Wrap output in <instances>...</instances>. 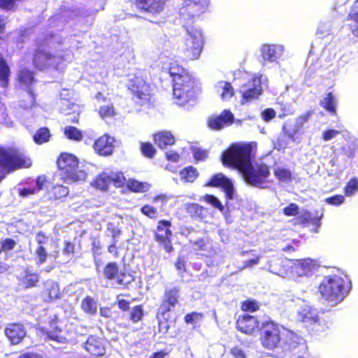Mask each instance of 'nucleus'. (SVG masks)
Returning <instances> with one entry per match:
<instances>
[{
    "label": "nucleus",
    "mask_w": 358,
    "mask_h": 358,
    "mask_svg": "<svg viewBox=\"0 0 358 358\" xmlns=\"http://www.w3.org/2000/svg\"><path fill=\"white\" fill-rule=\"evenodd\" d=\"M4 333L13 345L21 343L27 335L24 324L20 322L8 323L5 328Z\"/></svg>",
    "instance_id": "5701e85b"
},
{
    "label": "nucleus",
    "mask_w": 358,
    "mask_h": 358,
    "mask_svg": "<svg viewBox=\"0 0 358 358\" xmlns=\"http://www.w3.org/2000/svg\"><path fill=\"white\" fill-rule=\"evenodd\" d=\"M39 280L40 275L37 272L31 270L29 267L24 269L22 275L19 278L21 285L25 289L36 287Z\"/></svg>",
    "instance_id": "7c9ffc66"
},
{
    "label": "nucleus",
    "mask_w": 358,
    "mask_h": 358,
    "mask_svg": "<svg viewBox=\"0 0 358 358\" xmlns=\"http://www.w3.org/2000/svg\"><path fill=\"white\" fill-rule=\"evenodd\" d=\"M32 161L24 153L15 148L0 147V182L7 174L17 170L29 169Z\"/></svg>",
    "instance_id": "39448f33"
},
{
    "label": "nucleus",
    "mask_w": 358,
    "mask_h": 358,
    "mask_svg": "<svg viewBox=\"0 0 358 358\" xmlns=\"http://www.w3.org/2000/svg\"><path fill=\"white\" fill-rule=\"evenodd\" d=\"M140 211L143 215L152 220H155L158 216L157 208L149 204L143 205L141 208Z\"/></svg>",
    "instance_id": "603ef678"
},
{
    "label": "nucleus",
    "mask_w": 358,
    "mask_h": 358,
    "mask_svg": "<svg viewBox=\"0 0 358 358\" xmlns=\"http://www.w3.org/2000/svg\"><path fill=\"white\" fill-rule=\"evenodd\" d=\"M145 78L146 76L142 73H136L129 79L127 85L128 90L141 106L150 103L151 100L150 85Z\"/></svg>",
    "instance_id": "9d476101"
},
{
    "label": "nucleus",
    "mask_w": 358,
    "mask_h": 358,
    "mask_svg": "<svg viewBox=\"0 0 358 358\" xmlns=\"http://www.w3.org/2000/svg\"><path fill=\"white\" fill-rule=\"evenodd\" d=\"M57 165L65 182H78L84 177L83 172L79 169L78 158L72 154L62 153L57 160Z\"/></svg>",
    "instance_id": "0eeeda50"
},
{
    "label": "nucleus",
    "mask_w": 358,
    "mask_h": 358,
    "mask_svg": "<svg viewBox=\"0 0 358 358\" xmlns=\"http://www.w3.org/2000/svg\"><path fill=\"white\" fill-rule=\"evenodd\" d=\"M261 324L257 317L248 314L238 315L236 321V329L245 334L251 335L259 331Z\"/></svg>",
    "instance_id": "f3484780"
},
{
    "label": "nucleus",
    "mask_w": 358,
    "mask_h": 358,
    "mask_svg": "<svg viewBox=\"0 0 358 358\" xmlns=\"http://www.w3.org/2000/svg\"><path fill=\"white\" fill-rule=\"evenodd\" d=\"M175 267L179 275H182L187 272V262L185 257L182 255H178L175 262Z\"/></svg>",
    "instance_id": "680f3d73"
},
{
    "label": "nucleus",
    "mask_w": 358,
    "mask_h": 358,
    "mask_svg": "<svg viewBox=\"0 0 358 358\" xmlns=\"http://www.w3.org/2000/svg\"><path fill=\"white\" fill-rule=\"evenodd\" d=\"M203 317V314L199 312H192L187 313L184 317V321L186 324H194L197 320H199Z\"/></svg>",
    "instance_id": "0e129e2a"
},
{
    "label": "nucleus",
    "mask_w": 358,
    "mask_h": 358,
    "mask_svg": "<svg viewBox=\"0 0 358 358\" xmlns=\"http://www.w3.org/2000/svg\"><path fill=\"white\" fill-rule=\"evenodd\" d=\"M241 103L247 104L257 99L262 93V88L259 79L253 77L242 85Z\"/></svg>",
    "instance_id": "2eb2a0df"
},
{
    "label": "nucleus",
    "mask_w": 358,
    "mask_h": 358,
    "mask_svg": "<svg viewBox=\"0 0 358 358\" xmlns=\"http://www.w3.org/2000/svg\"><path fill=\"white\" fill-rule=\"evenodd\" d=\"M203 200L208 203L210 204L215 208L218 209L220 212H223L224 210V206L222 204L220 201L213 194H206L203 196Z\"/></svg>",
    "instance_id": "bf43d9fd"
},
{
    "label": "nucleus",
    "mask_w": 358,
    "mask_h": 358,
    "mask_svg": "<svg viewBox=\"0 0 358 358\" xmlns=\"http://www.w3.org/2000/svg\"><path fill=\"white\" fill-rule=\"evenodd\" d=\"M274 176L280 182H287L292 179V172L289 169L283 168L274 170Z\"/></svg>",
    "instance_id": "3c124183"
},
{
    "label": "nucleus",
    "mask_w": 358,
    "mask_h": 358,
    "mask_svg": "<svg viewBox=\"0 0 358 358\" xmlns=\"http://www.w3.org/2000/svg\"><path fill=\"white\" fill-rule=\"evenodd\" d=\"M185 209L187 215L194 220L202 222L207 217V208L197 203H187Z\"/></svg>",
    "instance_id": "c756f323"
},
{
    "label": "nucleus",
    "mask_w": 358,
    "mask_h": 358,
    "mask_svg": "<svg viewBox=\"0 0 358 358\" xmlns=\"http://www.w3.org/2000/svg\"><path fill=\"white\" fill-rule=\"evenodd\" d=\"M194 158L197 161H204L208 157V152L206 150L196 148L193 150Z\"/></svg>",
    "instance_id": "338daca9"
},
{
    "label": "nucleus",
    "mask_w": 358,
    "mask_h": 358,
    "mask_svg": "<svg viewBox=\"0 0 358 358\" xmlns=\"http://www.w3.org/2000/svg\"><path fill=\"white\" fill-rule=\"evenodd\" d=\"M169 73L172 78L173 96L177 105L185 106L196 99V81L189 72L176 62H171Z\"/></svg>",
    "instance_id": "f03ea898"
},
{
    "label": "nucleus",
    "mask_w": 358,
    "mask_h": 358,
    "mask_svg": "<svg viewBox=\"0 0 358 358\" xmlns=\"http://www.w3.org/2000/svg\"><path fill=\"white\" fill-rule=\"evenodd\" d=\"M207 187L221 188L227 199H232L234 197V185L230 179L222 173H218L212 176L205 185Z\"/></svg>",
    "instance_id": "a211bd4d"
},
{
    "label": "nucleus",
    "mask_w": 358,
    "mask_h": 358,
    "mask_svg": "<svg viewBox=\"0 0 358 358\" xmlns=\"http://www.w3.org/2000/svg\"><path fill=\"white\" fill-rule=\"evenodd\" d=\"M43 295L47 299L46 301L48 302H52L61 299L62 294L60 292L59 285L57 282L51 281L45 284Z\"/></svg>",
    "instance_id": "f704fd0d"
},
{
    "label": "nucleus",
    "mask_w": 358,
    "mask_h": 358,
    "mask_svg": "<svg viewBox=\"0 0 358 358\" xmlns=\"http://www.w3.org/2000/svg\"><path fill=\"white\" fill-rule=\"evenodd\" d=\"M57 56L43 48L42 43L37 45L32 56V65L35 69L43 71L55 66Z\"/></svg>",
    "instance_id": "f8f14e48"
},
{
    "label": "nucleus",
    "mask_w": 358,
    "mask_h": 358,
    "mask_svg": "<svg viewBox=\"0 0 358 358\" xmlns=\"http://www.w3.org/2000/svg\"><path fill=\"white\" fill-rule=\"evenodd\" d=\"M350 289L351 283L348 278L336 274L325 276L318 286L321 296L332 306L342 302Z\"/></svg>",
    "instance_id": "7ed1b4c3"
},
{
    "label": "nucleus",
    "mask_w": 358,
    "mask_h": 358,
    "mask_svg": "<svg viewBox=\"0 0 358 358\" xmlns=\"http://www.w3.org/2000/svg\"><path fill=\"white\" fill-rule=\"evenodd\" d=\"M282 213L287 217L295 216L296 217L299 213V207L295 203H290L287 206L282 209Z\"/></svg>",
    "instance_id": "e2e57ef3"
},
{
    "label": "nucleus",
    "mask_w": 358,
    "mask_h": 358,
    "mask_svg": "<svg viewBox=\"0 0 358 358\" xmlns=\"http://www.w3.org/2000/svg\"><path fill=\"white\" fill-rule=\"evenodd\" d=\"M189 36L185 42L184 54L188 60H195L199 58L203 50V36L199 31H189Z\"/></svg>",
    "instance_id": "4468645a"
},
{
    "label": "nucleus",
    "mask_w": 358,
    "mask_h": 358,
    "mask_svg": "<svg viewBox=\"0 0 358 358\" xmlns=\"http://www.w3.org/2000/svg\"><path fill=\"white\" fill-rule=\"evenodd\" d=\"M337 99L332 92L326 94L322 100L320 101V106L333 116H337Z\"/></svg>",
    "instance_id": "72a5a7b5"
},
{
    "label": "nucleus",
    "mask_w": 358,
    "mask_h": 358,
    "mask_svg": "<svg viewBox=\"0 0 358 358\" xmlns=\"http://www.w3.org/2000/svg\"><path fill=\"white\" fill-rule=\"evenodd\" d=\"M127 189L135 193H143L150 188V185L146 182H140L135 179H129L127 182Z\"/></svg>",
    "instance_id": "37998d69"
},
{
    "label": "nucleus",
    "mask_w": 358,
    "mask_h": 358,
    "mask_svg": "<svg viewBox=\"0 0 358 358\" xmlns=\"http://www.w3.org/2000/svg\"><path fill=\"white\" fill-rule=\"evenodd\" d=\"M180 177L184 182H193L199 176V172L196 168L192 166L185 167L180 171Z\"/></svg>",
    "instance_id": "a19ab883"
},
{
    "label": "nucleus",
    "mask_w": 358,
    "mask_h": 358,
    "mask_svg": "<svg viewBox=\"0 0 358 358\" xmlns=\"http://www.w3.org/2000/svg\"><path fill=\"white\" fill-rule=\"evenodd\" d=\"M144 317L143 305L134 306L129 313L128 322H121L117 323L119 327L128 329L131 327V324H136L141 321Z\"/></svg>",
    "instance_id": "c85d7f7f"
},
{
    "label": "nucleus",
    "mask_w": 358,
    "mask_h": 358,
    "mask_svg": "<svg viewBox=\"0 0 358 358\" xmlns=\"http://www.w3.org/2000/svg\"><path fill=\"white\" fill-rule=\"evenodd\" d=\"M60 111L65 116H69L68 121L71 123H78L80 114V105L67 99H62Z\"/></svg>",
    "instance_id": "a878e982"
},
{
    "label": "nucleus",
    "mask_w": 358,
    "mask_h": 358,
    "mask_svg": "<svg viewBox=\"0 0 358 358\" xmlns=\"http://www.w3.org/2000/svg\"><path fill=\"white\" fill-rule=\"evenodd\" d=\"M98 113L102 119L110 118L115 115V110L113 104L101 106Z\"/></svg>",
    "instance_id": "5fc2aeb1"
},
{
    "label": "nucleus",
    "mask_w": 358,
    "mask_h": 358,
    "mask_svg": "<svg viewBox=\"0 0 358 358\" xmlns=\"http://www.w3.org/2000/svg\"><path fill=\"white\" fill-rule=\"evenodd\" d=\"M252 142L231 144L221 155L224 166L232 168L239 173L255 158Z\"/></svg>",
    "instance_id": "20e7f679"
},
{
    "label": "nucleus",
    "mask_w": 358,
    "mask_h": 358,
    "mask_svg": "<svg viewBox=\"0 0 358 358\" xmlns=\"http://www.w3.org/2000/svg\"><path fill=\"white\" fill-rule=\"evenodd\" d=\"M179 13L184 19L199 17L205 13L208 6V0H180Z\"/></svg>",
    "instance_id": "ddd939ff"
},
{
    "label": "nucleus",
    "mask_w": 358,
    "mask_h": 358,
    "mask_svg": "<svg viewBox=\"0 0 358 358\" xmlns=\"http://www.w3.org/2000/svg\"><path fill=\"white\" fill-rule=\"evenodd\" d=\"M285 331L282 326L271 320L262 322L259 331L262 346L268 350L280 348L287 351L296 349L303 338L292 331H286V334Z\"/></svg>",
    "instance_id": "f257e3e1"
},
{
    "label": "nucleus",
    "mask_w": 358,
    "mask_h": 358,
    "mask_svg": "<svg viewBox=\"0 0 358 358\" xmlns=\"http://www.w3.org/2000/svg\"><path fill=\"white\" fill-rule=\"evenodd\" d=\"M16 241L11 238H6L0 241V251L2 252H9L16 246Z\"/></svg>",
    "instance_id": "4d7b16f0"
},
{
    "label": "nucleus",
    "mask_w": 358,
    "mask_h": 358,
    "mask_svg": "<svg viewBox=\"0 0 358 358\" xmlns=\"http://www.w3.org/2000/svg\"><path fill=\"white\" fill-rule=\"evenodd\" d=\"M155 143L161 149L175 143V138L170 131H162L153 135Z\"/></svg>",
    "instance_id": "473e14b6"
},
{
    "label": "nucleus",
    "mask_w": 358,
    "mask_h": 358,
    "mask_svg": "<svg viewBox=\"0 0 358 358\" xmlns=\"http://www.w3.org/2000/svg\"><path fill=\"white\" fill-rule=\"evenodd\" d=\"M292 264V259L277 257L271 262L269 267L273 273L285 278L293 274Z\"/></svg>",
    "instance_id": "b1692460"
},
{
    "label": "nucleus",
    "mask_w": 358,
    "mask_h": 358,
    "mask_svg": "<svg viewBox=\"0 0 358 358\" xmlns=\"http://www.w3.org/2000/svg\"><path fill=\"white\" fill-rule=\"evenodd\" d=\"M140 151L148 159L154 158L157 153L155 148L150 142H141Z\"/></svg>",
    "instance_id": "49530a36"
},
{
    "label": "nucleus",
    "mask_w": 358,
    "mask_h": 358,
    "mask_svg": "<svg viewBox=\"0 0 358 358\" xmlns=\"http://www.w3.org/2000/svg\"><path fill=\"white\" fill-rule=\"evenodd\" d=\"M180 289L178 287H173L165 289L160 305L157 311L158 318V331L162 334L168 333L170 325L169 319L166 315L172 311L180 302Z\"/></svg>",
    "instance_id": "423d86ee"
},
{
    "label": "nucleus",
    "mask_w": 358,
    "mask_h": 358,
    "mask_svg": "<svg viewBox=\"0 0 358 358\" xmlns=\"http://www.w3.org/2000/svg\"><path fill=\"white\" fill-rule=\"evenodd\" d=\"M222 83H223V86L220 96L223 101H226L234 95V90L229 82H222Z\"/></svg>",
    "instance_id": "6e6d98bb"
},
{
    "label": "nucleus",
    "mask_w": 358,
    "mask_h": 358,
    "mask_svg": "<svg viewBox=\"0 0 358 358\" xmlns=\"http://www.w3.org/2000/svg\"><path fill=\"white\" fill-rule=\"evenodd\" d=\"M69 193L68 187L62 185H54L48 192L50 200H60L66 197Z\"/></svg>",
    "instance_id": "ea45409f"
},
{
    "label": "nucleus",
    "mask_w": 358,
    "mask_h": 358,
    "mask_svg": "<svg viewBox=\"0 0 358 358\" xmlns=\"http://www.w3.org/2000/svg\"><path fill=\"white\" fill-rule=\"evenodd\" d=\"M17 82L18 84L26 89L29 95L35 99V94L31 89L34 84L36 83L35 73L33 71L27 68H22L19 69L17 74Z\"/></svg>",
    "instance_id": "4be33fe9"
},
{
    "label": "nucleus",
    "mask_w": 358,
    "mask_h": 358,
    "mask_svg": "<svg viewBox=\"0 0 358 358\" xmlns=\"http://www.w3.org/2000/svg\"><path fill=\"white\" fill-rule=\"evenodd\" d=\"M85 349L93 357H101L106 353L103 340L96 336H90L85 343Z\"/></svg>",
    "instance_id": "cd10ccee"
},
{
    "label": "nucleus",
    "mask_w": 358,
    "mask_h": 358,
    "mask_svg": "<svg viewBox=\"0 0 358 358\" xmlns=\"http://www.w3.org/2000/svg\"><path fill=\"white\" fill-rule=\"evenodd\" d=\"M276 115V113L274 109L268 108L264 110L262 112V117L265 122H269L273 119Z\"/></svg>",
    "instance_id": "774afa93"
},
{
    "label": "nucleus",
    "mask_w": 358,
    "mask_h": 358,
    "mask_svg": "<svg viewBox=\"0 0 358 358\" xmlns=\"http://www.w3.org/2000/svg\"><path fill=\"white\" fill-rule=\"evenodd\" d=\"M11 76L10 68L4 58L3 55L0 53V87L4 90L7 89L9 85L10 78Z\"/></svg>",
    "instance_id": "2f4dec72"
},
{
    "label": "nucleus",
    "mask_w": 358,
    "mask_h": 358,
    "mask_svg": "<svg viewBox=\"0 0 358 358\" xmlns=\"http://www.w3.org/2000/svg\"><path fill=\"white\" fill-rule=\"evenodd\" d=\"M61 322L57 316H54L49 321L50 330L46 332L48 338L59 343H66L68 339L63 334V329L60 325Z\"/></svg>",
    "instance_id": "bb28decb"
},
{
    "label": "nucleus",
    "mask_w": 358,
    "mask_h": 358,
    "mask_svg": "<svg viewBox=\"0 0 358 358\" xmlns=\"http://www.w3.org/2000/svg\"><path fill=\"white\" fill-rule=\"evenodd\" d=\"M313 114V110H308L296 117L295 125L292 129H290L289 124L285 122L282 127L283 135L291 141H295V136L303 129L304 124L309 121Z\"/></svg>",
    "instance_id": "6ab92c4d"
},
{
    "label": "nucleus",
    "mask_w": 358,
    "mask_h": 358,
    "mask_svg": "<svg viewBox=\"0 0 358 358\" xmlns=\"http://www.w3.org/2000/svg\"><path fill=\"white\" fill-rule=\"evenodd\" d=\"M234 122V116L229 109L222 110L220 115H213L207 119V127L213 131H220L226 127L231 125Z\"/></svg>",
    "instance_id": "dca6fc26"
},
{
    "label": "nucleus",
    "mask_w": 358,
    "mask_h": 358,
    "mask_svg": "<svg viewBox=\"0 0 358 358\" xmlns=\"http://www.w3.org/2000/svg\"><path fill=\"white\" fill-rule=\"evenodd\" d=\"M298 317L301 322L310 324L320 323V318L315 310L309 307L302 308L298 313Z\"/></svg>",
    "instance_id": "c9c22d12"
},
{
    "label": "nucleus",
    "mask_w": 358,
    "mask_h": 358,
    "mask_svg": "<svg viewBox=\"0 0 358 358\" xmlns=\"http://www.w3.org/2000/svg\"><path fill=\"white\" fill-rule=\"evenodd\" d=\"M358 190V179L353 178L350 179L344 187L345 194L351 196Z\"/></svg>",
    "instance_id": "052dcab7"
},
{
    "label": "nucleus",
    "mask_w": 358,
    "mask_h": 358,
    "mask_svg": "<svg viewBox=\"0 0 358 358\" xmlns=\"http://www.w3.org/2000/svg\"><path fill=\"white\" fill-rule=\"evenodd\" d=\"M80 308L85 313L90 315H94L97 312L96 303L91 296H86L82 300Z\"/></svg>",
    "instance_id": "79ce46f5"
},
{
    "label": "nucleus",
    "mask_w": 358,
    "mask_h": 358,
    "mask_svg": "<svg viewBox=\"0 0 358 358\" xmlns=\"http://www.w3.org/2000/svg\"><path fill=\"white\" fill-rule=\"evenodd\" d=\"M110 183L113 184L115 187L120 188L127 184L126 178L122 172H111L109 174Z\"/></svg>",
    "instance_id": "a18cd8bd"
},
{
    "label": "nucleus",
    "mask_w": 358,
    "mask_h": 358,
    "mask_svg": "<svg viewBox=\"0 0 358 358\" xmlns=\"http://www.w3.org/2000/svg\"><path fill=\"white\" fill-rule=\"evenodd\" d=\"M50 129L46 127L38 128L33 136V141L37 145H42L50 141L51 138Z\"/></svg>",
    "instance_id": "58836bf2"
},
{
    "label": "nucleus",
    "mask_w": 358,
    "mask_h": 358,
    "mask_svg": "<svg viewBox=\"0 0 358 358\" xmlns=\"http://www.w3.org/2000/svg\"><path fill=\"white\" fill-rule=\"evenodd\" d=\"M92 187L101 192H107L110 185L109 173L101 172L98 174L91 182Z\"/></svg>",
    "instance_id": "e433bc0d"
},
{
    "label": "nucleus",
    "mask_w": 358,
    "mask_h": 358,
    "mask_svg": "<svg viewBox=\"0 0 358 358\" xmlns=\"http://www.w3.org/2000/svg\"><path fill=\"white\" fill-rule=\"evenodd\" d=\"M167 0H134L136 8L141 11L150 13L153 15L162 13L165 8Z\"/></svg>",
    "instance_id": "393cba45"
},
{
    "label": "nucleus",
    "mask_w": 358,
    "mask_h": 358,
    "mask_svg": "<svg viewBox=\"0 0 358 358\" xmlns=\"http://www.w3.org/2000/svg\"><path fill=\"white\" fill-rule=\"evenodd\" d=\"M322 217V213H321L320 215L313 217L310 211L308 210H303L301 214H298L296 217L293 219V224L300 225L303 227L312 225L313 227L314 232L317 233L321 226V220Z\"/></svg>",
    "instance_id": "aec40b11"
},
{
    "label": "nucleus",
    "mask_w": 358,
    "mask_h": 358,
    "mask_svg": "<svg viewBox=\"0 0 358 358\" xmlns=\"http://www.w3.org/2000/svg\"><path fill=\"white\" fill-rule=\"evenodd\" d=\"M346 20L352 22V23L348 24V27L352 33L357 36L358 34V10L355 12L350 11Z\"/></svg>",
    "instance_id": "8fccbe9b"
},
{
    "label": "nucleus",
    "mask_w": 358,
    "mask_h": 358,
    "mask_svg": "<svg viewBox=\"0 0 358 358\" xmlns=\"http://www.w3.org/2000/svg\"><path fill=\"white\" fill-rule=\"evenodd\" d=\"M64 133L67 138L72 141H80L83 138L81 131L73 126L66 127Z\"/></svg>",
    "instance_id": "de8ad7c7"
},
{
    "label": "nucleus",
    "mask_w": 358,
    "mask_h": 358,
    "mask_svg": "<svg viewBox=\"0 0 358 358\" xmlns=\"http://www.w3.org/2000/svg\"><path fill=\"white\" fill-rule=\"evenodd\" d=\"M241 309L244 312H255L259 309V303L255 299H246L241 303Z\"/></svg>",
    "instance_id": "09e8293b"
},
{
    "label": "nucleus",
    "mask_w": 358,
    "mask_h": 358,
    "mask_svg": "<svg viewBox=\"0 0 358 358\" xmlns=\"http://www.w3.org/2000/svg\"><path fill=\"white\" fill-rule=\"evenodd\" d=\"M311 262L310 259H292L293 273L297 275L305 274L310 271Z\"/></svg>",
    "instance_id": "4c0bfd02"
},
{
    "label": "nucleus",
    "mask_w": 358,
    "mask_h": 358,
    "mask_svg": "<svg viewBox=\"0 0 358 358\" xmlns=\"http://www.w3.org/2000/svg\"><path fill=\"white\" fill-rule=\"evenodd\" d=\"M115 139L105 134L95 140L93 148L99 156L108 157L111 155L115 149Z\"/></svg>",
    "instance_id": "412c9836"
},
{
    "label": "nucleus",
    "mask_w": 358,
    "mask_h": 358,
    "mask_svg": "<svg viewBox=\"0 0 358 358\" xmlns=\"http://www.w3.org/2000/svg\"><path fill=\"white\" fill-rule=\"evenodd\" d=\"M102 275L106 282L115 284L123 289H129L135 280L134 276L126 269H122L116 262L106 263L103 268Z\"/></svg>",
    "instance_id": "6e6552de"
},
{
    "label": "nucleus",
    "mask_w": 358,
    "mask_h": 358,
    "mask_svg": "<svg viewBox=\"0 0 358 358\" xmlns=\"http://www.w3.org/2000/svg\"><path fill=\"white\" fill-rule=\"evenodd\" d=\"M172 222L169 220H159L157 222L156 229L153 231L154 240L167 253L174 250L172 243L173 232L171 229Z\"/></svg>",
    "instance_id": "9b49d317"
},
{
    "label": "nucleus",
    "mask_w": 358,
    "mask_h": 358,
    "mask_svg": "<svg viewBox=\"0 0 358 358\" xmlns=\"http://www.w3.org/2000/svg\"><path fill=\"white\" fill-rule=\"evenodd\" d=\"M250 162L240 173L245 182L252 187L264 188L271 175L270 168L265 163Z\"/></svg>",
    "instance_id": "1a4fd4ad"
},
{
    "label": "nucleus",
    "mask_w": 358,
    "mask_h": 358,
    "mask_svg": "<svg viewBox=\"0 0 358 358\" xmlns=\"http://www.w3.org/2000/svg\"><path fill=\"white\" fill-rule=\"evenodd\" d=\"M262 56L265 60L274 62L277 59L276 46L264 44L261 48Z\"/></svg>",
    "instance_id": "c03bdc74"
},
{
    "label": "nucleus",
    "mask_w": 358,
    "mask_h": 358,
    "mask_svg": "<svg viewBox=\"0 0 358 358\" xmlns=\"http://www.w3.org/2000/svg\"><path fill=\"white\" fill-rule=\"evenodd\" d=\"M203 200L208 203L210 204L215 208L218 209L220 212H223L224 210V206L222 204L220 201L213 194H206L203 196Z\"/></svg>",
    "instance_id": "13d9d810"
},
{
    "label": "nucleus",
    "mask_w": 358,
    "mask_h": 358,
    "mask_svg": "<svg viewBox=\"0 0 358 358\" xmlns=\"http://www.w3.org/2000/svg\"><path fill=\"white\" fill-rule=\"evenodd\" d=\"M325 202L328 204L333 205V206H340L342 204L344 201L345 198L341 194H336L332 196H329L325 199Z\"/></svg>",
    "instance_id": "69168bd1"
},
{
    "label": "nucleus",
    "mask_w": 358,
    "mask_h": 358,
    "mask_svg": "<svg viewBox=\"0 0 358 358\" xmlns=\"http://www.w3.org/2000/svg\"><path fill=\"white\" fill-rule=\"evenodd\" d=\"M35 256L36 258V264L41 265L47 261L48 254L43 245H38L35 250Z\"/></svg>",
    "instance_id": "864d4df0"
}]
</instances>
